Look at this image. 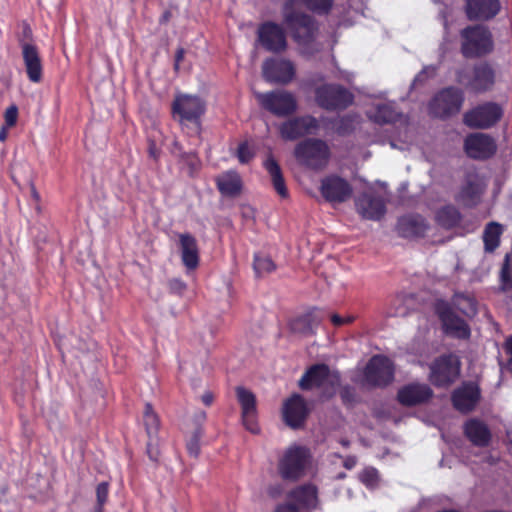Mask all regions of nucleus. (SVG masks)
Returning <instances> with one entry per match:
<instances>
[{"mask_svg": "<svg viewBox=\"0 0 512 512\" xmlns=\"http://www.w3.org/2000/svg\"><path fill=\"white\" fill-rule=\"evenodd\" d=\"M201 431L197 430L187 442V450L191 456L197 457L200 452Z\"/></svg>", "mask_w": 512, "mask_h": 512, "instance_id": "nucleus-43", "label": "nucleus"}, {"mask_svg": "<svg viewBox=\"0 0 512 512\" xmlns=\"http://www.w3.org/2000/svg\"><path fill=\"white\" fill-rule=\"evenodd\" d=\"M236 395L242 410V421L247 430L252 433H258L259 427L255 421L256 399L254 394L243 388H236Z\"/></svg>", "mask_w": 512, "mask_h": 512, "instance_id": "nucleus-21", "label": "nucleus"}, {"mask_svg": "<svg viewBox=\"0 0 512 512\" xmlns=\"http://www.w3.org/2000/svg\"><path fill=\"white\" fill-rule=\"evenodd\" d=\"M391 315H393V316H403V315H405V310H403V309L397 310V311L391 313Z\"/></svg>", "mask_w": 512, "mask_h": 512, "instance_id": "nucleus-59", "label": "nucleus"}, {"mask_svg": "<svg viewBox=\"0 0 512 512\" xmlns=\"http://www.w3.org/2000/svg\"><path fill=\"white\" fill-rule=\"evenodd\" d=\"M435 69L433 67H427L425 68L416 78H415V81H422L423 80V77H424V74L426 73H434Z\"/></svg>", "mask_w": 512, "mask_h": 512, "instance_id": "nucleus-54", "label": "nucleus"}, {"mask_svg": "<svg viewBox=\"0 0 512 512\" xmlns=\"http://www.w3.org/2000/svg\"><path fill=\"white\" fill-rule=\"evenodd\" d=\"M341 444L344 446V447H347L349 445V442L346 441V440H342L341 441Z\"/></svg>", "mask_w": 512, "mask_h": 512, "instance_id": "nucleus-62", "label": "nucleus"}, {"mask_svg": "<svg viewBox=\"0 0 512 512\" xmlns=\"http://www.w3.org/2000/svg\"><path fill=\"white\" fill-rule=\"evenodd\" d=\"M501 280L503 282L504 287H510L512 285V279L510 276V268H509V256L506 255L505 262L501 271Z\"/></svg>", "mask_w": 512, "mask_h": 512, "instance_id": "nucleus-47", "label": "nucleus"}, {"mask_svg": "<svg viewBox=\"0 0 512 512\" xmlns=\"http://www.w3.org/2000/svg\"><path fill=\"white\" fill-rule=\"evenodd\" d=\"M30 197H31V205L33 208L37 211V213L41 212V206H40V194L36 190V187L34 184H30Z\"/></svg>", "mask_w": 512, "mask_h": 512, "instance_id": "nucleus-48", "label": "nucleus"}, {"mask_svg": "<svg viewBox=\"0 0 512 512\" xmlns=\"http://www.w3.org/2000/svg\"><path fill=\"white\" fill-rule=\"evenodd\" d=\"M465 435L476 446H487L489 444L491 433L487 425L478 420L470 419L465 423Z\"/></svg>", "mask_w": 512, "mask_h": 512, "instance_id": "nucleus-30", "label": "nucleus"}, {"mask_svg": "<svg viewBox=\"0 0 512 512\" xmlns=\"http://www.w3.org/2000/svg\"><path fill=\"white\" fill-rule=\"evenodd\" d=\"M295 157L302 165L319 169L328 162L329 148L322 140L309 139L296 146Z\"/></svg>", "mask_w": 512, "mask_h": 512, "instance_id": "nucleus-6", "label": "nucleus"}, {"mask_svg": "<svg viewBox=\"0 0 512 512\" xmlns=\"http://www.w3.org/2000/svg\"><path fill=\"white\" fill-rule=\"evenodd\" d=\"M7 129L8 127L3 126L0 130V141H5L7 138Z\"/></svg>", "mask_w": 512, "mask_h": 512, "instance_id": "nucleus-57", "label": "nucleus"}, {"mask_svg": "<svg viewBox=\"0 0 512 512\" xmlns=\"http://www.w3.org/2000/svg\"><path fill=\"white\" fill-rule=\"evenodd\" d=\"M503 231V226L498 222H490L486 225L483 232L485 251L493 252L499 246Z\"/></svg>", "mask_w": 512, "mask_h": 512, "instance_id": "nucleus-36", "label": "nucleus"}, {"mask_svg": "<svg viewBox=\"0 0 512 512\" xmlns=\"http://www.w3.org/2000/svg\"><path fill=\"white\" fill-rule=\"evenodd\" d=\"M480 391L476 384L468 383L458 388L452 396L455 408L461 412H469L476 406Z\"/></svg>", "mask_w": 512, "mask_h": 512, "instance_id": "nucleus-26", "label": "nucleus"}, {"mask_svg": "<svg viewBox=\"0 0 512 512\" xmlns=\"http://www.w3.org/2000/svg\"><path fill=\"white\" fill-rule=\"evenodd\" d=\"M506 369H507V371L512 373V357H510V359L508 360V362L506 364Z\"/></svg>", "mask_w": 512, "mask_h": 512, "instance_id": "nucleus-60", "label": "nucleus"}, {"mask_svg": "<svg viewBox=\"0 0 512 512\" xmlns=\"http://www.w3.org/2000/svg\"><path fill=\"white\" fill-rule=\"evenodd\" d=\"M432 396V390L426 384H410L398 392L399 401L408 406L420 404Z\"/></svg>", "mask_w": 512, "mask_h": 512, "instance_id": "nucleus-27", "label": "nucleus"}, {"mask_svg": "<svg viewBox=\"0 0 512 512\" xmlns=\"http://www.w3.org/2000/svg\"><path fill=\"white\" fill-rule=\"evenodd\" d=\"M359 478L368 488H373L378 483V472L375 468L367 467L360 473Z\"/></svg>", "mask_w": 512, "mask_h": 512, "instance_id": "nucleus-42", "label": "nucleus"}, {"mask_svg": "<svg viewBox=\"0 0 512 512\" xmlns=\"http://www.w3.org/2000/svg\"><path fill=\"white\" fill-rule=\"evenodd\" d=\"M217 186L222 195L233 197L240 193L242 182L237 172L227 171L217 177Z\"/></svg>", "mask_w": 512, "mask_h": 512, "instance_id": "nucleus-33", "label": "nucleus"}, {"mask_svg": "<svg viewBox=\"0 0 512 512\" xmlns=\"http://www.w3.org/2000/svg\"><path fill=\"white\" fill-rule=\"evenodd\" d=\"M466 11L471 20H488L500 11L499 0H467Z\"/></svg>", "mask_w": 512, "mask_h": 512, "instance_id": "nucleus-25", "label": "nucleus"}, {"mask_svg": "<svg viewBox=\"0 0 512 512\" xmlns=\"http://www.w3.org/2000/svg\"><path fill=\"white\" fill-rule=\"evenodd\" d=\"M259 104L277 117H286L296 112L298 104L295 96L286 90L278 89L266 93H256Z\"/></svg>", "mask_w": 512, "mask_h": 512, "instance_id": "nucleus-4", "label": "nucleus"}, {"mask_svg": "<svg viewBox=\"0 0 512 512\" xmlns=\"http://www.w3.org/2000/svg\"><path fill=\"white\" fill-rule=\"evenodd\" d=\"M290 497L302 507L314 508L317 504V490L311 485L296 488L291 492Z\"/></svg>", "mask_w": 512, "mask_h": 512, "instance_id": "nucleus-35", "label": "nucleus"}, {"mask_svg": "<svg viewBox=\"0 0 512 512\" xmlns=\"http://www.w3.org/2000/svg\"><path fill=\"white\" fill-rule=\"evenodd\" d=\"M17 118H18L17 106H15V105L9 106L6 109L5 114H4V120H5L4 126H6L8 128L13 127L17 122Z\"/></svg>", "mask_w": 512, "mask_h": 512, "instance_id": "nucleus-45", "label": "nucleus"}, {"mask_svg": "<svg viewBox=\"0 0 512 512\" xmlns=\"http://www.w3.org/2000/svg\"><path fill=\"white\" fill-rule=\"evenodd\" d=\"M253 268L257 276L270 273L275 270V264L272 259L264 254H255Z\"/></svg>", "mask_w": 512, "mask_h": 512, "instance_id": "nucleus-40", "label": "nucleus"}, {"mask_svg": "<svg viewBox=\"0 0 512 512\" xmlns=\"http://www.w3.org/2000/svg\"><path fill=\"white\" fill-rule=\"evenodd\" d=\"M308 411L305 400L298 394L287 399L282 409L285 423L292 428H299L303 425Z\"/></svg>", "mask_w": 512, "mask_h": 512, "instance_id": "nucleus-19", "label": "nucleus"}, {"mask_svg": "<svg viewBox=\"0 0 512 512\" xmlns=\"http://www.w3.org/2000/svg\"><path fill=\"white\" fill-rule=\"evenodd\" d=\"M322 196L330 203H341L350 198L352 188L343 178L331 175L321 181Z\"/></svg>", "mask_w": 512, "mask_h": 512, "instance_id": "nucleus-18", "label": "nucleus"}, {"mask_svg": "<svg viewBox=\"0 0 512 512\" xmlns=\"http://www.w3.org/2000/svg\"><path fill=\"white\" fill-rule=\"evenodd\" d=\"M169 287H170L171 291L180 294L185 290L186 284L180 279H172L169 282Z\"/></svg>", "mask_w": 512, "mask_h": 512, "instance_id": "nucleus-49", "label": "nucleus"}, {"mask_svg": "<svg viewBox=\"0 0 512 512\" xmlns=\"http://www.w3.org/2000/svg\"><path fill=\"white\" fill-rule=\"evenodd\" d=\"M258 40L270 52H281L287 47L284 30L274 22L263 23L258 28Z\"/></svg>", "mask_w": 512, "mask_h": 512, "instance_id": "nucleus-17", "label": "nucleus"}, {"mask_svg": "<svg viewBox=\"0 0 512 512\" xmlns=\"http://www.w3.org/2000/svg\"><path fill=\"white\" fill-rule=\"evenodd\" d=\"M366 113L371 121L378 124L392 123L401 117L393 102L375 103Z\"/></svg>", "mask_w": 512, "mask_h": 512, "instance_id": "nucleus-28", "label": "nucleus"}, {"mask_svg": "<svg viewBox=\"0 0 512 512\" xmlns=\"http://www.w3.org/2000/svg\"><path fill=\"white\" fill-rule=\"evenodd\" d=\"M317 104L327 110L344 109L353 101L352 94L338 85H323L316 90Z\"/></svg>", "mask_w": 512, "mask_h": 512, "instance_id": "nucleus-11", "label": "nucleus"}, {"mask_svg": "<svg viewBox=\"0 0 512 512\" xmlns=\"http://www.w3.org/2000/svg\"><path fill=\"white\" fill-rule=\"evenodd\" d=\"M435 219L440 226L449 229L459 223L461 215L454 206L446 205L437 211Z\"/></svg>", "mask_w": 512, "mask_h": 512, "instance_id": "nucleus-37", "label": "nucleus"}, {"mask_svg": "<svg viewBox=\"0 0 512 512\" xmlns=\"http://www.w3.org/2000/svg\"><path fill=\"white\" fill-rule=\"evenodd\" d=\"M319 128V123L312 116H302L290 119L282 123L279 132L284 140H296L305 135L315 133Z\"/></svg>", "mask_w": 512, "mask_h": 512, "instance_id": "nucleus-16", "label": "nucleus"}, {"mask_svg": "<svg viewBox=\"0 0 512 512\" xmlns=\"http://www.w3.org/2000/svg\"><path fill=\"white\" fill-rule=\"evenodd\" d=\"M505 350L512 357V336L509 337L505 342Z\"/></svg>", "mask_w": 512, "mask_h": 512, "instance_id": "nucleus-55", "label": "nucleus"}, {"mask_svg": "<svg viewBox=\"0 0 512 512\" xmlns=\"http://www.w3.org/2000/svg\"><path fill=\"white\" fill-rule=\"evenodd\" d=\"M262 74L264 79L270 83L286 84L293 80L295 68L289 60L270 58L264 61Z\"/></svg>", "mask_w": 512, "mask_h": 512, "instance_id": "nucleus-15", "label": "nucleus"}, {"mask_svg": "<svg viewBox=\"0 0 512 512\" xmlns=\"http://www.w3.org/2000/svg\"><path fill=\"white\" fill-rule=\"evenodd\" d=\"M453 308L468 317H472L476 314V303L474 299L466 295H455L452 309Z\"/></svg>", "mask_w": 512, "mask_h": 512, "instance_id": "nucleus-39", "label": "nucleus"}, {"mask_svg": "<svg viewBox=\"0 0 512 512\" xmlns=\"http://www.w3.org/2000/svg\"><path fill=\"white\" fill-rule=\"evenodd\" d=\"M322 321L318 310H312L292 321L291 330L302 335H312Z\"/></svg>", "mask_w": 512, "mask_h": 512, "instance_id": "nucleus-32", "label": "nucleus"}, {"mask_svg": "<svg viewBox=\"0 0 512 512\" xmlns=\"http://www.w3.org/2000/svg\"><path fill=\"white\" fill-rule=\"evenodd\" d=\"M485 187L486 184L481 177L471 174L467 177L456 199L464 206L473 207L480 202Z\"/></svg>", "mask_w": 512, "mask_h": 512, "instance_id": "nucleus-22", "label": "nucleus"}, {"mask_svg": "<svg viewBox=\"0 0 512 512\" xmlns=\"http://www.w3.org/2000/svg\"><path fill=\"white\" fill-rule=\"evenodd\" d=\"M94 512H103V508L101 507H96L95 511Z\"/></svg>", "mask_w": 512, "mask_h": 512, "instance_id": "nucleus-63", "label": "nucleus"}, {"mask_svg": "<svg viewBox=\"0 0 512 512\" xmlns=\"http://www.w3.org/2000/svg\"><path fill=\"white\" fill-rule=\"evenodd\" d=\"M310 465L309 450L302 446L289 447L281 457L278 465L280 475L287 480L303 477Z\"/></svg>", "mask_w": 512, "mask_h": 512, "instance_id": "nucleus-3", "label": "nucleus"}, {"mask_svg": "<svg viewBox=\"0 0 512 512\" xmlns=\"http://www.w3.org/2000/svg\"><path fill=\"white\" fill-rule=\"evenodd\" d=\"M253 156L254 154L246 142L239 145L237 150V157L241 163H248L253 158Z\"/></svg>", "mask_w": 512, "mask_h": 512, "instance_id": "nucleus-44", "label": "nucleus"}, {"mask_svg": "<svg viewBox=\"0 0 512 512\" xmlns=\"http://www.w3.org/2000/svg\"><path fill=\"white\" fill-rule=\"evenodd\" d=\"M356 208L363 218L369 220H379L386 212L383 198L372 193H365L358 197Z\"/></svg>", "mask_w": 512, "mask_h": 512, "instance_id": "nucleus-24", "label": "nucleus"}, {"mask_svg": "<svg viewBox=\"0 0 512 512\" xmlns=\"http://www.w3.org/2000/svg\"><path fill=\"white\" fill-rule=\"evenodd\" d=\"M148 455H149L150 459L157 461L158 451H157V449H154L152 447V439H150V442L148 443Z\"/></svg>", "mask_w": 512, "mask_h": 512, "instance_id": "nucleus-52", "label": "nucleus"}, {"mask_svg": "<svg viewBox=\"0 0 512 512\" xmlns=\"http://www.w3.org/2000/svg\"><path fill=\"white\" fill-rule=\"evenodd\" d=\"M143 423L149 439L156 437L160 426V420L157 413L153 410L149 403L145 404L143 411Z\"/></svg>", "mask_w": 512, "mask_h": 512, "instance_id": "nucleus-38", "label": "nucleus"}, {"mask_svg": "<svg viewBox=\"0 0 512 512\" xmlns=\"http://www.w3.org/2000/svg\"><path fill=\"white\" fill-rule=\"evenodd\" d=\"M21 52L28 79L33 83H39L42 80L43 66L37 47L23 43Z\"/></svg>", "mask_w": 512, "mask_h": 512, "instance_id": "nucleus-23", "label": "nucleus"}, {"mask_svg": "<svg viewBox=\"0 0 512 512\" xmlns=\"http://www.w3.org/2000/svg\"><path fill=\"white\" fill-rule=\"evenodd\" d=\"M365 380L371 385H386L393 380L394 367L391 360L385 356L376 355L368 362L365 372Z\"/></svg>", "mask_w": 512, "mask_h": 512, "instance_id": "nucleus-14", "label": "nucleus"}, {"mask_svg": "<svg viewBox=\"0 0 512 512\" xmlns=\"http://www.w3.org/2000/svg\"><path fill=\"white\" fill-rule=\"evenodd\" d=\"M462 52L466 57H476L490 52L493 41L489 30L483 26L468 27L461 33Z\"/></svg>", "mask_w": 512, "mask_h": 512, "instance_id": "nucleus-7", "label": "nucleus"}, {"mask_svg": "<svg viewBox=\"0 0 512 512\" xmlns=\"http://www.w3.org/2000/svg\"><path fill=\"white\" fill-rule=\"evenodd\" d=\"M459 371L460 362L457 356H441L430 367V381L435 386H447L456 380Z\"/></svg>", "mask_w": 512, "mask_h": 512, "instance_id": "nucleus-10", "label": "nucleus"}, {"mask_svg": "<svg viewBox=\"0 0 512 512\" xmlns=\"http://www.w3.org/2000/svg\"><path fill=\"white\" fill-rule=\"evenodd\" d=\"M172 116L188 135H198L201 118L206 111V102L198 95L178 93L172 102Z\"/></svg>", "mask_w": 512, "mask_h": 512, "instance_id": "nucleus-1", "label": "nucleus"}, {"mask_svg": "<svg viewBox=\"0 0 512 512\" xmlns=\"http://www.w3.org/2000/svg\"><path fill=\"white\" fill-rule=\"evenodd\" d=\"M276 512H297V510L293 505H282L277 508Z\"/></svg>", "mask_w": 512, "mask_h": 512, "instance_id": "nucleus-53", "label": "nucleus"}, {"mask_svg": "<svg viewBox=\"0 0 512 512\" xmlns=\"http://www.w3.org/2000/svg\"><path fill=\"white\" fill-rule=\"evenodd\" d=\"M502 109L495 103H486L470 110L464 115V123L472 128H489L502 116Z\"/></svg>", "mask_w": 512, "mask_h": 512, "instance_id": "nucleus-13", "label": "nucleus"}, {"mask_svg": "<svg viewBox=\"0 0 512 512\" xmlns=\"http://www.w3.org/2000/svg\"><path fill=\"white\" fill-rule=\"evenodd\" d=\"M331 321L334 325L336 326H340V325H343V324H346V323H350L353 321V317H342L338 314H333L331 316Z\"/></svg>", "mask_w": 512, "mask_h": 512, "instance_id": "nucleus-50", "label": "nucleus"}, {"mask_svg": "<svg viewBox=\"0 0 512 512\" xmlns=\"http://www.w3.org/2000/svg\"><path fill=\"white\" fill-rule=\"evenodd\" d=\"M357 459L355 456H348L344 459L343 465L346 469L350 470L355 467Z\"/></svg>", "mask_w": 512, "mask_h": 512, "instance_id": "nucleus-51", "label": "nucleus"}, {"mask_svg": "<svg viewBox=\"0 0 512 512\" xmlns=\"http://www.w3.org/2000/svg\"><path fill=\"white\" fill-rule=\"evenodd\" d=\"M439 512H460V511L454 510V509H445V510H442V511H439Z\"/></svg>", "mask_w": 512, "mask_h": 512, "instance_id": "nucleus-61", "label": "nucleus"}, {"mask_svg": "<svg viewBox=\"0 0 512 512\" xmlns=\"http://www.w3.org/2000/svg\"><path fill=\"white\" fill-rule=\"evenodd\" d=\"M202 401L205 405H210L213 401V396L211 393H206L202 396Z\"/></svg>", "mask_w": 512, "mask_h": 512, "instance_id": "nucleus-56", "label": "nucleus"}, {"mask_svg": "<svg viewBox=\"0 0 512 512\" xmlns=\"http://www.w3.org/2000/svg\"><path fill=\"white\" fill-rule=\"evenodd\" d=\"M264 167L271 177L274 189L282 198L288 197V190L280 169V166L273 157H268L264 162Z\"/></svg>", "mask_w": 512, "mask_h": 512, "instance_id": "nucleus-34", "label": "nucleus"}, {"mask_svg": "<svg viewBox=\"0 0 512 512\" xmlns=\"http://www.w3.org/2000/svg\"><path fill=\"white\" fill-rule=\"evenodd\" d=\"M464 101L460 89L450 87L440 91L430 102L429 110L435 117L444 118L458 113Z\"/></svg>", "mask_w": 512, "mask_h": 512, "instance_id": "nucleus-9", "label": "nucleus"}, {"mask_svg": "<svg viewBox=\"0 0 512 512\" xmlns=\"http://www.w3.org/2000/svg\"><path fill=\"white\" fill-rule=\"evenodd\" d=\"M179 241L183 264L189 270L195 269L199 264V251L196 239L190 234H181Z\"/></svg>", "mask_w": 512, "mask_h": 512, "instance_id": "nucleus-29", "label": "nucleus"}, {"mask_svg": "<svg viewBox=\"0 0 512 512\" xmlns=\"http://www.w3.org/2000/svg\"><path fill=\"white\" fill-rule=\"evenodd\" d=\"M96 495H97V503H98L97 507L103 508V505L106 503L107 498H108V484L106 482H102V483L98 484L97 490H96Z\"/></svg>", "mask_w": 512, "mask_h": 512, "instance_id": "nucleus-46", "label": "nucleus"}, {"mask_svg": "<svg viewBox=\"0 0 512 512\" xmlns=\"http://www.w3.org/2000/svg\"><path fill=\"white\" fill-rule=\"evenodd\" d=\"M296 0H287L282 9L283 21L299 45H307L314 38L316 24L314 19L295 10Z\"/></svg>", "mask_w": 512, "mask_h": 512, "instance_id": "nucleus-2", "label": "nucleus"}, {"mask_svg": "<svg viewBox=\"0 0 512 512\" xmlns=\"http://www.w3.org/2000/svg\"><path fill=\"white\" fill-rule=\"evenodd\" d=\"M465 151L471 158L485 159L494 154L496 144L490 136L474 133L465 139Z\"/></svg>", "mask_w": 512, "mask_h": 512, "instance_id": "nucleus-20", "label": "nucleus"}, {"mask_svg": "<svg viewBox=\"0 0 512 512\" xmlns=\"http://www.w3.org/2000/svg\"><path fill=\"white\" fill-rule=\"evenodd\" d=\"M308 9L316 14H327L333 4V0H302Z\"/></svg>", "mask_w": 512, "mask_h": 512, "instance_id": "nucleus-41", "label": "nucleus"}, {"mask_svg": "<svg viewBox=\"0 0 512 512\" xmlns=\"http://www.w3.org/2000/svg\"><path fill=\"white\" fill-rule=\"evenodd\" d=\"M340 378L338 373L331 372L324 364L312 366L300 379L299 386L302 389L313 387L322 388L326 396H331L339 386Z\"/></svg>", "mask_w": 512, "mask_h": 512, "instance_id": "nucleus-5", "label": "nucleus"}, {"mask_svg": "<svg viewBox=\"0 0 512 512\" xmlns=\"http://www.w3.org/2000/svg\"><path fill=\"white\" fill-rule=\"evenodd\" d=\"M495 80L493 69L485 63L475 66L472 70L465 68L457 72V81L474 92L490 89Z\"/></svg>", "mask_w": 512, "mask_h": 512, "instance_id": "nucleus-8", "label": "nucleus"}, {"mask_svg": "<svg viewBox=\"0 0 512 512\" xmlns=\"http://www.w3.org/2000/svg\"><path fill=\"white\" fill-rule=\"evenodd\" d=\"M183 56H184L183 50H179L176 54V67H178V64L183 59Z\"/></svg>", "mask_w": 512, "mask_h": 512, "instance_id": "nucleus-58", "label": "nucleus"}, {"mask_svg": "<svg viewBox=\"0 0 512 512\" xmlns=\"http://www.w3.org/2000/svg\"><path fill=\"white\" fill-rule=\"evenodd\" d=\"M435 309L442 321L446 334L461 339L469 337L470 329L467 323L455 314L447 302L439 300L436 303Z\"/></svg>", "mask_w": 512, "mask_h": 512, "instance_id": "nucleus-12", "label": "nucleus"}, {"mask_svg": "<svg viewBox=\"0 0 512 512\" xmlns=\"http://www.w3.org/2000/svg\"><path fill=\"white\" fill-rule=\"evenodd\" d=\"M397 229L403 237H418L425 233L427 225L423 217L407 215L399 219Z\"/></svg>", "mask_w": 512, "mask_h": 512, "instance_id": "nucleus-31", "label": "nucleus"}]
</instances>
